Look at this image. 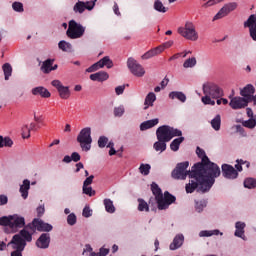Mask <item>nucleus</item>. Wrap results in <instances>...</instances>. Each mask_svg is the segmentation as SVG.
Returning a JSON list of instances; mask_svg holds the SVG:
<instances>
[{
	"label": "nucleus",
	"instance_id": "473e14b6",
	"mask_svg": "<svg viewBox=\"0 0 256 256\" xmlns=\"http://www.w3.org/2000/svg\"><path fill=\"white\" fill-rule=\"evenodd\" d=\"M54 61L55 60L53 59H47L46 61H44L41 66V71L45 74H49L51 72Z\"/></svg>",
	"mask_w": 256,
	"mask_h": 256
},
{
	"label": "nucleus",
	"instance_id": "8fccbe9b",
	"mask_svg": "<svg viewBox=\"0 0 256 256\" xmlns=\"http://www.w3.org/2000/svg\"><path fill=\"white\" fill-rule=\"evenodd\" d=\"M205 207H207V202H205L204 200L196 202L195 209L197 213H201L203 209H205Z\"/></svg>",
	"mask_w": 256,
	"mask_h": 256
},
{
	"label": "nucleus",
	"instance_id": "13d9d810",
	"mask_svg": "<svg viewBox=\"0 0 256 256\" xmlns=\"http://www.w3.org/2000/svg\"><path fill=\"white\" fill-rule=\"evenodd\" d=\"M12 8L14 11H17V13H23V3L21 2H14Z\"/></svg>",
	"mask_w": 256,
	"mask_h": 256
},
{
	"label": "nucleus",
	"instance_id": "2f4dec72",
	"mask_svg": "<svg viewBox=\"0 0 256 256\" xmlns=\"http://www.w3.org/2000/svg\"><path fill=\"white\" fill-rule=\"evenodd\" d=\"M235 227H236L235 236L243 239V237L245 236V223L236 222Z\"/></svg>",
	"mask_w": 256,
	"mask_h": 256
},
{
	"label": "nucleus",
	"instance_id": "603ef678",
	"mask_svg": "<svg viewBox=\"0 0 256 256\" xmlns=\"http://www.w3.org/2000/svg\"><path fill=\"white\" fill-rule=\"evenodd\" d=\"M244 127H247L248 129H255L256 127V120L254 118H250L247 121L243 122Z\"/></svg>",
	"mask_w": 256,
	"mask_h": 256
},
{
	"label": "nucleus",
	"instance_id": "cd10ccee",
	"mask_svg": "<svg viewBox=\"0 0 256 256\" xmlns=\"http://www.w3.org/2000/svg\"><path fill=\"white\" fill-rule=\"evenodd\" d=\"M29 189H31V181L25 179L23 181V185L20 186V193L23 199H27V197H29Z\"/></svg>",
	"mask_w": 256,
	"mask_h": 256
},
{
	"label": "nucleus",
	"instance_id": "4d7b16f0",
	"mask_svg": "<svg viewBox=\"0 0 256 256\" xmlns=\"http://www.w3.org/2000/svg\"><path fill=\"white\" fill-rule=\"evenodd\" d=\"M67 223L68 225H75V223H77V216L73 213L69 214L67 217Z\"/></svg>",
	"mask_w": 256,
	"mask_h": 256
},
{
	"label": "nucleus",
	"instance_id": "c85d7f7f",
	"mask_svg": "<svg viewBox=\"0 0 256 256\" xmlns=\"http://www.w3.org/2000/svg\"><path fill=\"white\" fill-rule=\"evenodd\" d=\"M155 125H159V119L157 118L144 121L140 125V131H147V129H152V127H155Z\"/></svg>",
	"mask_w": 256,
	"mask_h": 256
},
{
	"label": "nucleus",
	"instance_id": "9d476101",
	"mask_svg": "<svg viewBox=\"0 0 256 256\" xmlns=\"http://www.w3.org/2000/svg\"><path fill=\"white\" fill-rule=\"evenodd\" d=\"M127 67L130 73L135 75V77H143V75H145V68L133 58H128Z\"/></svg>",
	"mask_w": 256,
	"mask_h": 256
},
{
	"label": "nucleus",
	"instance_id": "f3484780",
	"mask_svg": "<svg viewBox=\"0 0 256 256\" xmlns=\"http://www.w3.org/2000/svg\"><path fill=\"white\" fill-rule=\"evenodd\" d=\"M33 230L31 228H27V226L24 227L18 234L14 235V237H19L21 241L25 244V247H27V243H31L33 241Z\"/></svg>",
	"mask_w": 256,
	"mask_h": 256
},
{
	"label": "nucleus",
	"instance_id": "3c124183",
	"mask_svg": "<svg viewBox=\"0 0 256 256\" xmlns=\"http://www.w3.org/2000/svg\"><path fill=\"white\" fill-rule=\"evenodd\" d=\"M213 235H219V230H214V231H207V230H204V231H201L199 233V236L200 237H211Z\"/></svg>",
	"mask_w": 256,
	"mask_h": 256
},
{
	"label": "nucleus",
	"instance_id": "1a4fd4ad",
	"mask_svg": "<svg viewBox=\"0 0 256 256\" xmlns=\"http://www.w3.org/2000/svg\"><path fill=\"white\" fill-rule=\"evenodd\" d=\"M103 67H107V69H111L113 67V60H111L109 56H105L98 62L91 65L86 69V73H95V71H98V69H103Z\"/></svg>",
	"mask_w": 256,
	"mask_h": 256
},
{
	"label": "nucleus",
	"instance_id": "72a5a7b5",
	"mask_svg": "<svg viewBox=\"0 0 256 256\" xmlns=\"http://www.w3.org/2000/svg\"><path fill=\"white\" fill-rule=\"evenodd\" d=\"M2 69H3L5 81H9V78L13 74V67L11 66V64L5 63L3 64Z\"/></svg>",
	"mask_w": 256,
	"mask_h": 256
},
{
	"label": "nucleus",
	"instance_id": "774afa93",
	"mask_svg": "<svg viewBox=\"0 0 256 256\" xmlns=\"http://www.w3.org/2000/svg\"><path fill=\"white\" fill-rule=\"evenodd\" d=\"M109 255V248H100L98 256H107Z\"/></svg>",
	"mask_w": 256,
	"mask_h": 256
},
{
	"label": "nucleus",
	"instance_id": "c9c22d12",
	"mask_svg": "<svg viewBox=\"0 0 256 256\" xmlns=\"http://www.w3.org/2000/svg\"><path fill=\"white\" fill-rule=\"evenodd\" d=\"M154 9L155 11H158V13H167V11H169V8L165 7L161 0L154 1Z\"/></svg>",
	"mask_w": 256,
	"mask_h": 256
},
{
	"label": "nucleus",
	"instance_id": "338daca9",
	"mask_svg": "<svg viewBox=\"0 0 256 256\" xmlns=\"http://www.w3.org/2000/svg\"><path fill=\"white\" fill-rule=\"evenodd\" d=\"M125 92V86H117L115 88V93L116 95H123V93Z\"/></svg>",
	"mask_w": 256,
	"mask_h": 256
},
{
	"label": "nucleus",
	"instance_id": "6e6d98bb",
	"mask_svg": "<svg viewBox=\"0 0 256 256\" xmlns=\"http://www.w3.org/2000/svg\"><path fill=\"white\" fill-rule=\"evenodd\" d=\"M29 137H31V129H29V126L24 125L22 127V138L29 139Z\"/></svg>",
	"mask_w": 256,
	"mask_h": 256
},
{
	"label": "nucleus",
	"instance_id": "a211bd4d",
	"mask_svg": "<svg viewBox=\"0 0 256 256\" xmlns=\"http://www.w3.org/2000/svg\"><path fill=\"white\" fill-rule=\"evenodd\" d=\"M25 227V218L19 215H13L10 222V229L12 233H17L19 229H23Z\"/></svg>",
	"mask_w": 256,
	"mask_h": 256
},
{
	"label": "nucleus",
	"instance_id": "f257e3e1",
	"mask_svg": "<svg viewBox=\"0 0 256 256\" xmlns=\"http://www.w3.org/2000/svg\"><path fill=\"white\" fill-rule=\"evenodd\" d=\"M188 168L189 161L178 163L171 173L172 179L185 181V179L189 177V183L185 186L186 193H194L195 190H197L198 193H207L211 191V187L213 186L205 179V177L201 174L193 177V168L187 170Z\"/></svg>",
	"mask_w": 256,
	"mask_h": 256
},
{
	"label": "nucleus",
	"instance_id": "f704fd0d",
	"mask_svg": "<svg viewBox=\"0 0 256 256\" xmlns=\"http://www.w3.org/2000/svg\"><path fill=\"white\" fill-rule=\"evenodd\" d=\"M183 141H185V137H179V138L174 139L170 143L171 151H179V147L181 146V143H183Z\"/></svg>",
	"mask_w": 256,
	"mask_h": 256
},
{
	"label": "nucleus",
	"instance_id": "aec40b11",
	"mask_svg": "<svg viewBox=\"0 0 256 256\" xmlns=\"http://www.w3.org/2000/svg\"><path fill=\"white\" fill-rule=\"evenodd\" d=\"M231 109H245V107H247V105H249V100H247V98H243V97H234L231 99L230 103H229Z\"/></svg>",
	"mask_w": 256,
	"mask_h": 256
},
{
	"label": "nucleus",
	"instance_id": "f03ea898",
	"mask_svg": "<svg viewBox=\"0 0 256 256\" xmlns=\"http://www.w3.org/2000/svg\"><path fill=\"white\" fill-rule=\"evenodd\" d=\"M196 154L201 159V162H198L192 166V176L203 175L208 183L213 187L215 185V179L221 175V168L214 162H211L205 150L201 147L196 148Z\"/></svg>",
	"mask_w": 256,
	"mask_h": 256
},
{
	"label": "nucleus",
	"instance_id": "9b49d317",
	"mask_svg": "<svg viewBox=\"0 0 256 256\" xmlns=\"http://www.w3.org/2000/svg\"><path fill=\"white\" fill-rule=\"evenodd\" d=\"M175 201H177V198L169 193V191H165L162 199L158 201L157 207L159 211H165V209H169V206L173 205Z\"/></svg>",
	"mask_w": 256,
	"mask_h": 256
},
{
	"label": "nucleus",
	"instance_id": "680f3d73",
	"mask_svg": "<svg viewBox=\"0 0 256 256\" xmlns=\"http://www.w3.org/2000/svg\"><path fill=\"white\" fill-rule=\"evenodd\" d=\"M217 3H219V0H208L202 5V7H204V9H207V7H213V5H217Z\"/></svg>",
	"mask_w": 256,
	"mask_h": 256
},
{
	"label": "nucleus",
	"instance_id": "4468645a",
	"mask_svg": "<svg viewBox=\"0 0 256 256\" xmlns=\"http://www.w3.org/2000/svg\"><path fill=\"white\" fill-rule=\"evenodd\" d=\"M237 9V3L231 2L224 5L219 12L214 16L213 21H217L218 19H223V17H227L229 13L235 11Z\"/></svg>",
	"mask_w": 256,
	"mask_h": 256
},
{
	"label": "nucleus",
	"instance_id": "e433bc0d",
	"mask_svg": "<svg viewBox=\"0 0 256 256\" xmlns=\"http://www.w3.org/2000/svg\"><path fill=\"white\" fill-rule=\"evenodd\" d=\"M155 151H160V153H163V151H166L167 149V142L164 140H158L153 145Z\"/></svg>",
	"mask_w": 256,
	"mask_h": 256
},
{
	"label": "nucleus",
	"instance_id": "37998d69",
	"mask_svg": "<svg viewBox=\"0 0 256 256\" xmlns=\"http://www.w3.org/2000/svg\"><path fill=\"white\" fill-rule=\"evenodd\" d=\"M104 207L107 213H113L115 211V206L113 205V201L111 199H104Z\"/></svg>",
	"mask_w": 256,
	"mask_h": 256
},
{
	"label": "nucleus",
	"instance_id": "423d86ee",
	"mask_svg": "<svg viewBox=\"0 0 256 256\" xmlns=\"http://www.w3.org/2000/svg\"><path fill=\"white\" fill-rule=\"evenodd\" d=\"M178 33L184 39H188V41H197L199 39V34L195 30V25L192 22H186L184 27H179Z\"/></svg>",
	"mask_w": 256,
	"mask_h": 256
},
{
	"label": "nucleus",
	"instance_id": "de8ad7c7",
	"mask_svg": "<svg viewBox=\"0 0 256 256\" xmlns=\"http://www.w3.org/2000/svg\"><path fill=\"white\" fill-rule=\"evenodd\" d=\"M169 131H170L171 139H173V137H183V136H181V135H183V132L177 128H173V127L169 126Z\"/></svg>",
	"mask_w": 256,
	"mask_h": 256
},
{
	"label": "nucleus",
	"instance_id": "ea45409f",
	"mask_svg": "<svg viewBox=\"0 0 256 256\" xmlns=\"http://www.w3.org/2000/svg\"><path fill=\"white\" fill-rule=\"evenodd\" d=\"M138 211H146V213H149V204L143 198L138 199Z\"/></svg>",
	"mask_w": 256,
	"mask_h": 256
},
{
	"label": "nucleus",
	"instance_id": "c03bdc74",
	"mask_svg": "<svg viewBox=\"0 0 256 256\" xmlns=\"http://www.w3.org/2000/svg\"><path fill=\"white\" fill-rule=\"evenodd\" d=\"M244 187L246 189H255V187H256V179L255 178H246L244 180Z\"/></svg>",
	"mask_w": 256,
	"mask_h": 256
},
{
	"label": "nucleus",
	"instance_id": "39448f33",
	"mask_svg": "<svg viewBox=\"0 0 256 256\" xmlns=\"http://www.w3.org/2000/svg\"><path fill=\"white\" fill-rule=\"evenodd\" d=\"M66 35L69 39H81L85 35V27L75 20H70Z\"/></svg>",
	"mask_w": 256,
	"mask_h": 256
},
{
	"label": "nucleus",
	"instance_id": "bb28decb",
	"mask_svg": "<svg viewBox=\"0 0 256 256\" xmlns=\"http://www.w3.org/2000/svg\"><path fill=\"white\" fill-rule=\"evenodd\" d=\"M87 9L88 11H93V4L91 6H86L85 2L78 1L73 8L75 13H83Z\"/></svg>",
	"mask_w": 256,
	"mask_h": 256
},
{
	"label": "nucleus",
	"instance_id": "0eeeda50",
	"mask_svg": "<svg viewBox=\"0 0 256 256\" xmlns=\"http://www.w3.org/2000/svg\"><path fill=\"white\" fill-rule=\"evenodd\" d=\"M26 228L30 229L32 233H35V231L46 232V233H49V231H53V226L51 224L46 223L39 218H35L32 221V223L27 225Z\"/></svg>",
	"mask_w": 256,
	"mask_h": 256
},
{
	"label": "nucleus",
	"instance_id": "e2e57ef3",
	"mask_svg": "<svg viewBox=\"0 0 256 256\" xmlns=\"http://www.w3.org/2000/svg\"><path fill=\"white\" fill-rule=\"evenodd\" d=\"M93 179H95L94 175H90L89 177H87L83 182V187H89V185L93 183Z\"/></svg>",
	"mask_w": 256,
	"mask_h": 256
},
{
	"label": "nucleus",
	"instance_id": "09e8293b",
	"mask_svg": "<svg viewBox=\"0 0 256 256\" xmlns=\"http://www.w3.org/2000/svg\"><path fill=\"white\" fill-rule=\"evenodd\" d=\"M107 143H109V138L105 137V136H100L98 139V147H100V149H103L104 147H107Z\"/></svg>",
	"mask_w": 256,
	"mask_h": 256
},
{
	"label": "nucleus",
	"instance_id": "393cba45",
	"mask_svg": "<svg viewBox=\"0 0 256 256\" xmlns=\"http://www.w3.org/2000/svg\"><path fill=\"white\" fill-rule=\"evenodd\" d=\"M183 241H185V237L183 236V234L176 235L173 242L170 244V250L175 251L179 249V247L183 245Z\"/></svg>",
	"mask_w": 256,
	"mask_h": 256
},
{
	"label": "nucleus",
	"instance_id": "f8f14e48",
	"mask_svg": "<svg viewBox=\"0 0 256 256\" xmlns=\"http://www.w3.org/2000/svg\"><path fill=\"white\" fill-rule=\"evenodd\" d=\"M51 85L57 89L61 99H69V97H71V90H69V86H63L59 80H53Z\"/></svg>",
	"mask_w": 256,
	"mask_h": 256
},
{
	"label": "nucleus",
	"instance_id": "58836bf2",
	"mask_svg": "<svg viewBox=\"0 0 256 256\" xmlns=\"http://www.w3.org/2000/svg\"><path fill=\"white\" fill-rule=\"evenodd\" d=\"M58 47L65 52H71V50L73 49V45H71V43L69 42H66L65 40L60 41L58 43Z\"/></svg>",
	"mask_w": 256,
	"mask_h": 256
},
{
	"label": "nucleus",
	"instance_id": "20e7f679",
	"mask_svg": "<svg viewBox=\"0 0 256 256\" xmlns=\"http://www.w3.org/2000/svg\"><path fill=\"white\" fill-rule=\"evenodd\" d=\"M77 142L80 144L82 151H91V129L89 127L83 128L77 136Z\"/></svg>",
	"mask_w": 256,
	"mask_h": 256
},
{
	"label": "nucleus",
	"instance_id": "b1692460",
	"mask_svg": "<svg viewBox=\"0 0 256 256\" xmlns=\"http://www.w3.org/2000/svg\"><path fill=\"white\" fill-rule=\"evenodd\" d=\"M255 93V87L252 84H247L241 91L240 95L245 97V99H251L252 95Z\"/></svg>",
	"mask_w": 256,
	"mask_h": 256
},
{
	"label": "nucleus",
	"instance_id": "6ab92c4d",
	"mask_svg": "<svg viewBox=\"0 0 256 256\" xmlns=\"http://www.w3.org/2000/svg\"><path fill=\"white\" fill-rule=\"evenodd\" d=\"M222 175L225 179H237L239 172L229 164H222Z\"/></svg>",
	"mask_w": 256,
	"mask_h": 256
},
{
	"label": "nucleus",
	"instance_id": "5fc2aeb1",
	"mask_svg": "<svg viewBox=\"0 0 256 256\" xmlns=\"http://www.w3.org/2000/svg\"><path fill=\"white\" fill-rule=\"evenodd\" d=\"M82 191L84 195H88L89 197H94L95 195V190H93V188L89 186H83Z\"/></svg>",
	"mask_w": 256,
	"mask_h": 256
},
{
	"label": "nucleus",
	"instance_id": "79ce46f5",
	"mask_svg": "<svg viewBox=\"0 0 256 256\" xmlns=\"http://www.w3.org/2000/svg\"><path fill=\"white\" fill-rule=\"evenodd\" d=\"M195 65H197V59L195 57H192L185 60V62L183 63V68L189 69L195 67Z\"/></svg>",
	"mask_w": 256,
	"mask_h": 256
},
{
	"label": "nucleus",
	"instance_id": "4c0bfd02",
	"mask_svg": "<svg viewBox=\"0 0 256 256\" xmlns=\"http://www.w3.org/2000/svg\"><path fill=\"white\" fill-rule=\"evenodd\" d=\"M211 127L214 131H219L221 129V115L218 114L211 120Z\"/></svg>",
	"mask_w": 256,
	"mask_h": 256
},
{
	"label": "nucleus",
	"instance_id": "412c9836",
	"mask_svg": "<svg viewBox=\"0 0 256 256\" xmlns=\"http://www.w3.org/2000/svg\"><path fill=\"white\" fill-rule=\"evenodd\" d=\"M51 243V235L49 233H43L36 241V247L39 249H49Z\"/></svg>",
	"mask_w": 256,
	"mask_h": 256
},
{
	"label": "nucleus",
	"instance_id": "a878e982",
	"mask_svg": "<svg viewBox=\"0 0 256 256\" xmlns=\"http://www.w3.org/2000/svg\"><path fill=\"white\" fill-rule=\"evenodd\" d=\"M151 191L155 197L156 203H159V201L163 197V191L159 188V185L155 182L151 184Z\"/></svg>",
	"mask_w": 256,
	"mask_h": 256
},
{
	"label": "nucleus",
	"instance_id": "69168bd1",
	"mask_svg": "<svg viewBox=\"0 0 256 256\" xmlns=\"http://www.w3.org/2000/svg\"><path fill=\"white\" fill-rule=\"evenodd\" d=\"M71 159L74 161V163H78V161H81V155H79L77 152H73L71 154Z\"/></svg>",
	"mask_w": 256,
	"mask_h": 256
},
{
	"label": "nucleus",
	"instance_id": "7ed1b4c3",
	"mask_svg": "<svg viewBox=\"0 0 256 256\" xmlns=\"http://www.w3.org/2000/svg\"><path fill=\"white\" fill-rule=\"evenodd\" d=\"M202 103L204 105H215V100L223 97V89L213 82H207L203 85Z\"/></svg>",
	"mask_w": 256,
	"mask_h": 256
},
{
	"label": "nucleus",
	"instance_id": "49530a36",
	"mask_svg": "<svg viewBox=\"0 0 256 256\" xmlns=\"http://www.w3.org/2000/svg\"><path fill=\"white\" fill-rule=\"evenodd\" d=\"M139 171L142 175H149L151 173V165L149 164H141L139 167Z\"/></svg>",
	"mask_w": 256,
	"mask_h": 256
},
{
	"label": "nucleus",
	"instance_id": "bf43d9fd",
	"mask_svg": "<svg viewBox=\"0 0 256 256\" xmlns=\"http://www.w3.org/2000/svg\"><path fill=\"white\" fill-rule=\"evenodd\" d=\"M155 56H156L155 51L151 49L142 55V59H151V57H155Z\"/></svg>",
	"mask_w": 256,
	"mask_h": 256
},
{
	"label": "nucleus",
	"instance_id": "0e129e2a",
	"mask_svg": "<svg viewBox=\"0 0 256 256\" xmlns=\"http://www.w3.org/2000/svg\"><path fill=\"white\" fill-rule=\"evenodd\" d=\"M7 203H9V198L7 197V195H0V206L7 205Z\"/></svg>",
	"mask_w": 256,
	"mask_h": 256
},
{
	"label": "nucleus",
	"instance_id": "7c9ffc66",
	"mask_svg": "<svg viewBox=\"0 0 256 256\" xmlns=\"http://www.w3.org/2000/svg\"><path fill=\"white\" fill-rule=\"evenodd\" d=\"M169 98L178 99V101H180L181 103H185V101H187V96L185 95V93L179 91L170 92Z\"/></svg>",
	"mask_w": 256,
	"mask_h": 256
},
{
	"label": "nucleus",
	"instance_id": "052dcab7",
	"mask_svg": "<svg viewBox=\"0 0 256 256\" xmlns=\"http://www.w3.org/2000/svg\"><path fill=\"white\" fill-rule=\"evenodd\" d=\"M83 217H91V215H93L91 208L89 206H85L82 212Z\"/></svg>",
	"mask_w": 256,
	"mask_h": 256
},
{
	"label": "nucleus",
	"instance_id": "a19ab883",
	"mask_svg": "<svg viewBox=\"0 0 256 256\" xmlns=\"http://www.w3.org/2000/svg\"><path fill=\"white\" fill-rule=\"evenodd\" d=\"M3 147H13V140L9 137L3 138V136H0V148Z\"/></svg>",
	"mask_w": 256,
	"mask_h": 256
},
{
	"label": "nucleus",
	"instance_id": "5701e85b",
	"mask_svg": "<svg viewBox=\"0 0 256 256\" xmlns=\"http://www.w3.org/2000/svg\"><path fill=\"white\" fill-rule=\"evenodd\" d=\"M91 81H98L99 83H103V81H107L109 79V73L105 71H99L97 73L90 75Z\"/></svg>",
	"mask_w": 256,
	"mask_h": 256
},
{
	"label": "nucleus",
	"instance_id": "6e6552de",
	"mask_svg": "<svg viewBox=\"0 0 256 256\" xmlns=\"http://www.w3.org/2000/svg\"><path fill=\"white\" fill-rule=\"evenodd\" d=\"M7 247L13 249L11 256H23V251H25V244L18 236H13Z\"/></svg>",
	"mask_w": 256,
	"mask_h": 256
},
{
	"label": "nucleus",
	"instance_id": "864d4df0",
	"mask_svg": "<svg viewBox=\"0 0 256 256\" xmlns=\"http://www.w3.org/2000/svg\"><path fill=\"white\" fill-rule=\"evenodd\" d=\"M125 114V107L124 106H118L114 108V116L115 117H123Z\"/></svg>",
	"mask_w": 256,
	"mask_h": 256
},
{
	"label": "nucleus",
	"instance_id": "2eb2a0df",
	"mask_svg": "<svg viewBox=\"0 0 256 256\" xmlns=\"http://www.w3.org/2000/svg\"><path fill=\"white\" fill-rule=\"evenodd\" d=\"M237 9V3L231 2L224 5L219 12L214 16L213 21H217L218 19H223V17H227L229 13L235 11Z\"/></svg>",
	"mask_w": 256,
	"mask_h": 256
},
{
	"label": "nucleus",
	"instance_id": "4be33fe9",
	"mask_svg": "<svg viewBox=\"0 0 256 256\" xmlns=\"http://www.w3.org/2000/svg\"><path fill=\"white\" fill-rule=\"evenodd\" d=\"M32 95H40L43 99H49V97H51V92L43 86H38L32 89Z\"/></svg>",
	"mask_w": 256,
	"mask_h": 256
},
{
	"label": "nucleus",
	"instance_id": "a18cd8bd",
	"mask_svg": "<svg viewBox=\"0 0 256 256\" xmlns=\"http://www.w3.org/2000/svg\"><path fill=\"white\" fill-rule=\"evenodd\" d=\"M11 218L12 216L0 217V225L2 227H9L11 229Z\"/></svg>",
	"mask_w": 256,
	"mask_h": 256
},
{
	"label": "nucleus",
	"instance_id": "ddd939ff",
	"mask_svg": "<svg viewBox=\"0 0 256 256\" xmlns=\"http://www.w3.org/2000/svg\"><path fill=\"white\" fill-rule=\"evenodd\" d=\"M237 9V3L231 2L224 5L219 12L214 16L213 21H217L218 19H223V17H227L229 13L235 11Z\"/></svg>",
	"mask_w": 256,
	"mask_h": 256
},
{
	"label": "nucleus",
	"instance_id": "c756f323",
	"mask_svg": "<svg viewBox=\"0 0 256 256\" xmlns=\"http://www.w3.org/2000/svg\"><path fill=\"white\" fill-rule=\"evenodd\" d=\"M155 101H157V96L155 95V93L153 92L148 93L144 101V105H145L144 110L149 109V107H153V103H155Z\"/></svg>",
	"mask_w": 256,
	"mask_h": 256
},
{
	"label": "nucleus",
	"instance_id": "dca6fc26",
	"mask_svg": "<svg viewBox=\"0 0 256 256\" xmlns=\"http://www.w3.org/2000/svg\"><path fill=\"white\" fill-rule=\"evenodd\" d=\"M156 137L158 141H165L169 143L171 141V133L168 125H163L157 128Z\"/></svg>",
	"mask_w": 256,
	"mask_h": 256
}]
</instances>
